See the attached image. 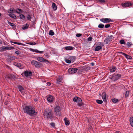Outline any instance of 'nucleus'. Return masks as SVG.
Wrapping results in <instances>:
<instances>
[{
  "mask_svg": "<svg viewBox=\"0 0 133 133\" xmlns=\"http://www.w3.org/2000/svg\"><path fill=\"white\" fill-rule=\"evenodd\" d=\"M24 113H26L31 116H33L37 114L34 107L31 106H26L23 108Z\"/></svg>",
  "mask_w": 133,
  "mask_h": 133,
  "instance_id": "f257e3e1",
  "label": "nucleus"
},
{
  "mask_svg": "<svg viewBox=\"0 0 133 133\" xmlns=\"http://www.w3.org/2000/svg\"><path fill=\"white\" fill-rule=\"evenodd\" d=\"M44 115L45 117L51 119L52 117V112L51 110L45 111Z\"/></svg>",
  "mask_w": 133,
  "mask_h": 133,
  "instance_id": "f03ea898",
  "label": "nucleus"
},
{
  "mask_svg": "<svg viewBox=\"0 0 133 133\" xmlns=\"http://www.w3.org/2000/svg\"><path fill=\"white\" fill-rule=\"evenodd\" d=\"M32 65H34L36 68H39L42 66V64L40 62L34 60L32 61L31 62Z\"/></svg>",
  "mask_w": 133,
  "mask_h": 133,
  "instance_id": "7ed1b4c3",
  "label": "nucleus"
},
{
  "mask_svg": "<svg viewBox=\"0 0 133 133\" xmlns=\"http://www.w3.org/2000/svg\"><path fill=\"white\" fill-rule=\"evenodd\" d=\"M113 38V36L111 35L108 36L104 40V41L106 44H109L112 41Z\"/></svg>",
  "mask_w": 133,
  "mask_h": 133,
  "instance_id": "20e7f679",
  "label": "nucleus"
},
{
  "mask_svg": "<svg viewBox=\"0 0 133 133\" xmlns=\"http://www.w3.org/2000/svg\"><path fill=\"white\" fill-rule=\"evenodd\" d=\"M60 108L58 106L56 107L54 109L55 111L56 112V115L57 116H60L61 115V114L60 111Z\"/></svg>",
  "mask_w": 133,
  "mask_h": 133,
  "instance_id": "39448f33",
  "label": "nucleus"
},
{
  "mask_svg": "<svg viewBox=\"0 0 133 133\" xmlns=\"http://www.w3.org/2000/svg\"><path fill=\"white\" fill-rule=\"evenodd\" d=\"M77 70L76 68H71L68 69V71L69 73L72 74L76 72Z\"/></svg>",
  "mask_w": 133,
  "mask_h": 133,
  "instance_id": "423d86ee",
  "label": "nucleus"
},
{
  "mask_svg": "<svg viewBox=\"0 0 133 133\" xmlns=\"http://www.w3.org/2000/svg\"><path fill=\"white\" fill-rule=\"evenodd\" d=\"M15 48L13 47L9 46H3L1 48V51H4L6 50H11Z\"/></svg>",
  "mask_w": 133,
  "mask_h": 133,
  "instance_id": "0eeeda50",
  "label": "nucleus"
},
{
  "mask_svg": "<svg viewBox=\"0 0 133 133\" xmlns=\"http://www.w3.org/2000/svg\"><path fill=\"white\" fill-rule=\"evenodd\" d=\"M101 21L104 23H109L111 21V19L109 18H102L100 19Z\"/></svg>",
  "mask_w": 133,
  "mask_h": 133,
  "instance_id": "6e6552de",
  "label": "nucleus"
},
{
  "mask_svg": "<svg viewBox=\"0 0 133 133\" xmlns=\"http://www.w3.org/2000/svg\"><path fill=\"white\" fill-rule=\"evenodd\" d=\"M132 5V3L129 2L125 3L124 4H122V5L123 7H128L131 6Z\"/></svg>",
  "mask_w": 133,
  "mask_h": 133,
  "instance_id": "1a4fd4ad",
  "label": "nucleus"
},
{
  "mask_svg": "<svg viewBox=\"0 0 133 133\" xmlns=\"http://www.w3.org/2000/svg\"><path fill=\"white\" fill-rule=\"evenodd\" d=\"M37 59L39 61L41 62H49V61L45 59L44 58L42 57H38L37 58Z\"/></svg>",
  "mask_w": 133,
  "mask_h": 133,
  "instance_id": "9d476101",
  "label": "nucleus"
},
{
  "mask_svg": "<svg viewBox=\"0 0 133 133\" xmlns=\"http://www.w3.org/2000/svg\"><path fill=\"white\" fill-rule=\"evenodd\" d=\"M121 75L119 74H117V75H115L112 77V78L115 81L118 80L121 77Z\"/></svg>",
  "mask_w": 133,
  "mask_h": 133,
  "instance_id": "9b49d317",
  "label": "nucleus"
},
{
  "mask_svg": "<svg viewBox=\"0 0 133 133\" xmlns=\"http://www.w3.org/2000/svg\"><path fill=\"white\" fill-rule=\"evenodd\" d=\"M47 99L48 101L50 103L52 102L54 100L53 96L51 95L49 96L47 98Z\"/></svg>",
  "mask_w": 133,
  "mask_h": 133,
  "instance_id": "f8f14e48",
  "label": "nucleus"
},
{
  "mask_svg": "<svg viewBox=\"0 0 133 133\" xmlns=\"http://www.w3.org/2000/svg\"><path fill=\"white\" fill-rule=\"evenodd\" d=\"M25 75L26 77L31 76L32 75V72L31 71H25L24 72Z\"/></svg>",
  "mask_w": 133,
  "mask_h": 133,
  "instance_id": "ddd939ff",
  "label": "nucleus"
},
{
  "mask_svg": "<svg viewBox=\"0 0 133 133\" xmlns=\"http://www.w3.org/2000/svg\"><path fill=\"white\" fill-rule=\"evenodd\" d=\"M63 80V78L62 77H58L57 79V83L58 84H61V83Z\"/></svg>",
  "mask_w": 133,
  "mask_h": 133,
  "instance_id": "4468645a",
  "label": "nucleus"
},
{
  "mask_svg": "<svg viewBox=\"0 0 133 133\" xmlns=\"http://www.w3.org/2000/svg\"><path fill=\"white\" fill-rule=\"evenodd\" d=\"M102 97L103 101L105 102L106 101V94L104 92H103L102 95Z\"/></svg>",
  "mask_w": 133,
  "mask_h": 133,
  "instance_id": "2eb2a0df",
  "label": "nucleus"
},
{
  "mask_svg": "<svg viewBox=\"0 0 133 133\" xmlns=\"http://www.w3.org/2000/svg\"><path fill=\"white\" fill-rule=\"evenodd\" d=\"M52 7L53 10L54 11H56L57 9V7L56 4L54 3H52Z\"/></svg>",
  "mask_w": 133,
  "mask_h": 133,
  "instance_id": "dca6fc26",
  "label": "nucleus"
},
{
  "mask_svg": "<svg viewBox=\"0 0 133 133\" xmlns=\"http://www.w3.org/2000/svg\"><path fill=\"white\" fill-rule=\"evenodd\" d=\"M121 54H122L123 55H124L127 58L129 59H131L132 58V57L131 56L128 55L124 53L123 52H121Z\"/></svg>",
  "mask_w": 133,
  "mask_h": 133,
  "instance_id": "f3484780",
  "label": "nucleus"
},
{
  "mask_svg": "<svg viewBox=\"0 0 133 133\" xmlns=\"http://www.w3.org/2000/svg\"><path fill=\"white\" fill-rule=\"evenodd\" d=\"M18 88L19 91L22 93H23L24 92V89L23 87L20 85H19L18 87Z\"/></svg>",
  "mask_w": 133,
  "mask_h": 133,
  "instance_id": "a211bd4d",
  "label": "nucleus"
},
{
  "mask_svg": "<svg viewBox=\"0 0 133 133\" xmlns=\"http://www.w3.org/2000/svg\"><path fill=\"white\" fill-rule=\"evenodd\" d=\"M64 120L65 121V124L66 125H68L70 124V122L68 120L67 118L65 117L64 118Z\"/></svg>",
  "mask_w": 133,
  "mask_h": 133,
  "instance_id": "6ab92c4d",
  "label": "nucleus"
},
{
  "mask_svg": "<svg viewBox=\"0 0 133 133\" xmlns=\"http://www.w3.org/2000/svg\"><path fill=\"white\" fill-rule=\"evenodd\" d=\"M74 48L72 46H68L65 47V49L66 50H73Z\"/></svg>",
  "mask_w": 133,
  "mask_h": 133,
  "instance_id": "aec40b11",
  "label": "nucleus"
},
{
  "mask_svg": "<svg viewBox=\"0 0 133 133\" xmlns=\"http://www.w3.org/2000/svg\"><path fill=\"white\" fill-rule=\"evenodd\" d=\"M130 122L131 126L133 127V117H130Z\"/></svg>",
  "mask_w": 133,
  "mask_h": 133,
  "instance_id": "412c9836",
  "label": "nucleus"
},
{
  "mask_svg": "<svg viewBox=\"0 0 133 133\" xmlns=\"http://www.w3.org/2000/svg\"><path fill=\"white\" fill-rule=\"evenodd\" d=\"M29 26V25L28 24L23 25L22 27V29L24 30L28 28Z\"/></svg>",
  "mask_w": 133,
  "mask_h": 133,
  "instance_id": "4be33fe9",
  "label": "nucleus"
},
{
  "mask_svg": "<svg viewBox=\"0 0 133 133\" xmlns=\"http://www.w3.org/2000/svg\"><path fill=\"white\" fill-rule=\"evenodd\" d=\"M102 49V47L101 46H97L95 48V50L96 51H98Z\"/></svg>",
  "mask_w": 133,
  "mask_h": 133,
  "instance_id": "5701e85b",
  "label": "nucleus"
},
{
  "mask_svg": "<svg viewBox=\"0 0 133 133\" xmlns=\"http://www.w3.org/2000/svg\"><path fill=\"white\" fill-rule=\"evenodd\" d=\"M15 10L14 9L10 8L9 10L8 11V12L10 14H11L14 12Z\"/></svg>",
  "mask_w": 133,
  "mask_h": 133,
  "instance_id": "b1692460",
  "label": "nucleus"
},
{
  "mask_svg": "<svg viewBox=\"0 0 133 133\" xmlns=\"http://www.w3.org/2000/svg\"><path fill=\"white\" fill-rule=\"evenodd\" d=\"M16 12L18 14H20L22 12V10L20 9H17L16 10Z\"/></svg>",
  "mask_w": 133,
  "mask_h": 133,
  "instance_id": "393cba45",
  "label": "nucleus"
},
{
  "mask_svg": "<svg viewBox=\"0 0 133 133\" xmlns=\"http://www.w3.org/2000/svg\"><path fill=\"white\" fill-rule=\"evenodd\" d=\"M75 57L74 56H70L69 57V59L72 61H73L75 60Z\"/></svg>",
  "mask_w": 133,
  "mask_h": 133,
  "instance_id": "a878e982",
  "label": "nucleus"
},
{
  "mask_svg": "<svg viewBox=\"0 0 133 133\" xmlns=\"http://www.w3.org/2000/svg\"><path fill=\"white\" fill-rule=\"evenodd\" d=\"M9 15L11 17L14 18V19L16 18V16L14 14H9Z\"/></svg>",
  "mask_w": 133,
  "mask_h": 133,
  "instance_id": "bb28decb",
  "label": "nucleus"
},
{
  "mask_svg": "<svg viewBox=\"0 0 133 133\" xmlns=\"http://www.w3.org/2000/svg\"><path fill=\"white\" fill-rule=\"evenodd\" d=\"M49 35L53 36L54 35V33L52 30H50L49 32Z\"/></svg>",
  "mask_w": 133,
  "mask_h": 133,
  "instance_id": "cd10ccee",
  "label": "nucleus"
},
{
  "mask_svg": "<svg viewBox=\"0 0 133 133\" xmlns=\"http://www.w3.org/2000/svg\"><path fill=\"white\" fill-rule=\"evenodd\" d=\"M116 69V68L115 67H114L110 69V71L111 72H113L115 71Z\"/></svg>",
  "mask_w": 133,
  "mask_h": 133,
  "instance_id": "c85d7f7f",
  "label": "nucleus"
},
{
  "mask_svg": "<svg viewBox=\"0 0 133 133\" xmlns=\"http://www.w3.org/2000/svg\"><path fill=\"white\" fill-rule=\"evenodd\" d=\"M96 102L99 104H101L103 103V101L102 100L97 99L96 100Z\"/></svg>",
  "mask_w": 133,
  "mask_h": 133,
  "instance_id": "c756f323",
  "label": "nucleus"
},
{
  "mask_svg": "<svg viewBox=\"0 0 133 133\" xmlns=\"http://www.w3.org/2000/svg\"><path fill=\"white\" fill-rule=\"evenodd\" d=\"M28 44L31 45H35L36 44V43L34 42H31Z\"/></svg>",
  "mask_w": 133,
  "mask_h": 133,
  "instance_id": "7c9ffc66",
  "label": "nucleus"
},
{
  "mask_svg": "<svg viewBox=\"0 0 133 133\" xmlns=\"http://www.w3.org/2000/svg\"><path fill=\"white\" fill-rule=\"evenodd\" d=\"M104 26V25L102 24H100L99 25L98 27L100 28H103Z\"/></svg>",
  "mask_w": 133,
  "mask_h": 133,
  "instance_id": "2f4dec72",
  "label": "nucleus"
},
{
  "mask_svg": "<svg viewBox=\"0 0 133 133\" xmlns=\"http://www.w3.org/2000/svg\"><path fill=\"white\" fill-rule=\"evenodd\" d=\"M8 23L10 25H11L13 28L15 27V25L14 23H12L11 22H8Z\"/></svg>",
  "mask_w": 133,
  "mask_h": 133,
  "instance_id": "473e14b6",
  "label": "nucleus"
},
{
  "mask_svg": "<svg viewBox=\"0 0 133 133\" xmlns=\"http://www.w3.org/2000/svg\"><path fill=\"white\" fill-rule=\"evenodd\" d=\"M19 17L21 19H25V16L22 14H20L19 15Z\"/></svg>",
  "mask_w": 133,
  "mask_h": 133,
  "instance_id": "72a5a7b5",
  "label": "nucleus"
},
{
  "mask_svg": "<svg viewBox=\"0 0 133 133\" xmlns=\"http://www.w3.org/2000/svg\"><path fill=\"white\" fill-rule=\"evenodd\" d=\"M112 102L115 103H116L118 102V100L117 99H112Z\"/></svg>",
  "mask_w": 133,
  "mask_h": 133,
  "instance_id": "f704fd0d",
  "label": "nucleus"
},
{
  "mask_svg": "<svg viewBox=\"0 0 133 133\" xmlns=\"http://www.w3.org/2000/svg\"><path fill=\"white\" fill-rule=\"evenodd\" d=\"M119 43L121 44H125V43L124 40H121L119 41Z\"/></svg>",
  "mask_w": 133,
  "mask_h": 133,
  "instance_id": "c9c22d12",
  "label": "nucleus"
},
{
  "mask_svg": "<svg viewBox=\"0 0 133 133\" xmlns=\"http://www.w3.org/2000/svg\"><path fill=\"white\" fill-rule=\"evenodd\" d=\"M65 61L68 63H71V61L68 59H65Z\"/></svg>",
  "mask_w": 133,
  "mask_h": 133,
  "instance_id": "e433bc0d",
  "label": "nucleus"
},
{
  "mask_svg": "<svg viewBox=\"0 0 133 133\" xmlns=\"http://www.w3.org/2000/svg\"><path fill=\"white\" fill-rule=\"evenodd\" d=\"M78 99L77 100V101L76 102H77L78 103H80L82 102V100L79 98L78 97Z\"/></svg>",
  "mask_w": 133,
  "mask_h": 133,
  "instance_id": "4c0bfd02",
  "label": "nucleus"
},
{
  "mask_svg": "<svg viewBox=\"0 0 133 133\" xmlns=\"http://www.w3.org/2000/svg\"><path fill=\"white\" fill-rule=\"evenodd\" d=\"M78 97H75L73 99V101L74 102H76L77 101L78 99Z\"/></svg>",
  "mask_w": 133,
  "mask_h": 133,
  "instance_id": "58836bf2",
  "label": "nucleus"
},
{
  "mask_svg": "<svg viewBox=\"0 0 133 133\" xmlns=\"http://www.w3.org/2000/svg\"><path fill=\"white\" fill-rule=\"evenodd\" d=\"M98 45L99 46H101L102 47L104 45L103 43L100 42L98 43Z\"/></svg>",
  "mask_w": 133,
  "mask_h": 133,
  "instance_id": "ea45409f",
  "label": "nucleus"
},
{
  "mask_svg": "<svg viewBox=\"0 0 133 133\" xmlns=\"http://www.w3.org/2000/svg\"><path fill=\"white\" fill-rule=\"evenodd\" d=\"M12 79H14L16 78V77L13 75H11L10 77Z\"/></svg>",
  "mask_w": 133,
  "mask_h": 133,
  "instance_id": "a19ab883",
  "label": "nucleus"
},
{
  "mask_svg": "<svg viewBox=\"0 0 133 133\" xmlns=\"http://www.w3.org/2000/svg\"><path fill=\"white\" fill-rule=\"evenodd\" d=\"M129 92L128 91H127L126 92L125 96L127 97L129 96Z\"/></svg>",
  "mask_w": 133,
  "mask_h": 133,
  "instance_id": "79ce46f5",
  "label": "nucleus"
},
{
  "mask_svg": "<svg viewBox=\"0 0 133 133\" xmlns=\"http://www.w3.org/2000/svg\"><path fill=\"white\" fill-rule=\"evenodd\" d=\"M27 18L28 20H30L31 18V17L29 15H28L27 16Z\"/></svg>",
  "mask_w": 133,
  "mask_h": 133,
  "instance_id": "37998d69",
  "label": "nucleus"
},
{
  "mask_svg": "<svg viewBox=\"0 0 133 133\" xmlns=\"http://www.w3.org/2000/svg\"><path fill=\"white\" fill-rule=\"evenodd\" d=\"M126 45L127 46L130 47L131 46V44L130 42H128Z\"/></svg>",
  "mask_w": 133,
  "mask_h": 133,
  "instance_id": "c03bdc74",
  "label": "nucleus"
},
{
  "mask_svg": "<svg viewBox=\"0 0 133 133\" xmlns=\"http://www.w3.org/2000/svg\"><path fill=\"white\" fill-rule=\"evenodd\" d=\"M79 106H81L83 105V103L81 102L78 103L77 104Z\"/></svg>",
  "mask_w": 133,
  "mask_h": 133,
  "instance_id": "a18cd8bd",
  "label": "nucleus"
},
{
  "mask_svg": "<svg viewBox=\"0 0 133 133\" xmlns=\"http://www.w3.org/2000/svg\"><path fill=\"white\" fill-rule=\"evenodd\" d=\"M16 54L17 55H20L21 54V52L19 51H16L15 52Z\"/></svg>",
  "mask_w": 133,
  "mask_h": 133,
  "instance_id": "49530a36",
  "label": "nucleus"
},
{
  "mask_svg": "<svg viewBox=\"0 0 133 133\" xmlns=\"http://www.w3.org/2000/svg\"><path fill=\"white\" fill-rule=\"evenodd\" d=\"M110 26V25L109 24H106L105 25V27L106 28H108Z\"/></svg>",
  "mask_w": 133,
  "mask_h": 133,
  "instance_id": "de8ad7c7",
  "label": "nucleus"
},
{
  "mask_svg": "<svg viewBox=\"0 0 133 133\" xmlns=\"http://www.w3.org/2000/svg\"><path fill=\"white\" fill-rule=\"evenodd\" d=\"M92 38L91 37H90L88 38V40L89 41H91V40L92 39Z\"/></svg>",
  "mask_w": 133,
  "mask_h": 133,
  "instance_id": "09e8293b",
  "label": "nucleus"
},
{
  "mask_svg": "<svg viewBox=\"0 0 133 133\" xmlns=\"http://www.w3.org/2000/svg\"><path fill=\"white\" fill-rule=\"evenodd\" d=\"M50 125L53 127H54L55 126V124L54 123H51L50 124Z\"/></svg>",
  "mask_w": 133,
  "mask_h": 133,
  "instance_id": "8fccbe9b",
  "label": "nucleus"
},
{
  "mask_svg": "<svg viewBox=\"0 0 133 133\" xmlns=\"http://www.w3.org/2000/svg\"><path fill=\"white\" fill-rule=\"evenodd\" d=\"M98 1L101 3H104L105 2L104 0H98Z\"/></svg>",
  "mask_w": 133,
  "mask_h": 133,
  "instance_id": "3c124183",
  "label": "nucleus"
},
{
  "mask_svg": "<svg viewBox=\"0 0 133 133\" xmlns=\"http://www.w3.org/2000/svg\"><path fill=\"white\" fill-rule=\"evenodd\" d=\"M82 35L81 34H79L76 35V36L78 37H79L81 36Z\"/></svg>",
  "mask_w": 133,
  "mask_h": 133,
  "instance_id": "603ef678",
  "label": "nucleus"
},
{
  "mask_svg": "<svg viewBox=\"0 0 133 133\" xmlns=\"http://www.w3.org/2000/svg\"><path fill=\"white\" fill-rule=\"evenodd\" d=\"M16 44L18 45H23V44L22 43H19V42H17Z\"/></svg>",
  "mask_w": 133,
  "mask_h": 133,
  "instance_id": "864d4df0",
  "label": "nucleus"
},
{
  "mask_svg": "<svg viewBox=\"0 0 133 133\" xmlns=\"http://www.w3.org/2000/svg\"><path fill=\"white\" fill-rule=\"evenodd\" d=\"M20 65H21L19 63H17V64L16 65V66H17L18 67H19L20 66Z\"/></svg>",
  "mask_w": 133,
  "mask_h": 133,
  "instance_id": "5fc2aeb1",
  "label": "nucleus"
},
{
  "mask_svg": "<svg viewBox=\"0 0 133 133\" xmlns=\"http://www.w3.org/2000/svg\"><path fill=\"white\" fill-rule=\"evenodd\" d=\"M47 84L48 85H50L51 84V83L49 82H48L47 83Z\"/></svg>",
  "mask_w": 133,
  "mask_h": 133,
  "instance_id": "6e6d98bb",
  "label": "nucleus"
},
{
  "mask_svg": "<svg viewBox=\"0 0 133 133\" xmlns=\"http://www.w3.org/2000/svg\"><path fill=\"white\" fill-rule=\"evenodd\" d=\"M38 50H37L36 49L35 50H34V52H35L37 53H38Z\"/></svg>",
  "mask_w": 133,
  "mask_h": 133,
  "instance_id": "4d7b16f0",
  "label": "nucleus"
},
{
  "mask_svg": "<svg viewBox=\"0 0 133 133\" xmlns=\"http://www.w3.org/2000/svg\"><path fill=\"white\" fill-rule=\"evenodd\" d=\"M43 52V51H38V52L39 53H41Z\"/></svg>",
  "mask_w": 133,
  "mask_h": 133,
  "instance_id": "13d9d810",
  "label": "nucleus"
},
{
  "mask_svg": "<svg viewBox=\"0 0 133 133\" xmlns=\"http://www.w3.org/2000/svg\"><path fill=\"white\" fill-rule=\"evenodd\" d=\"M91 65L92 66H93L94 65V64L93 63H91Z\"/></svg>",
  "mask_w": 133,
  "mask_h": 133,
  "instance_id": "bf43d9fd",
  "label": "nucleus"
},
{
  "mask_svg": "<svg viewBox=\"0 0 133 133\" xmlns=\"http://www.w3.org/2000/svg\"><path fill=\"white\" fill-rule=\"evenodd\" d=\"M12 42L13 43H14V44H17V42Z\"/></svg>",
  "mask_w": 133,
  "mask_h": 133,
  "instance_id": "052dcab7",
  "label": "nucleus"
},
{
  "mask_svg": "<svg viewBox=\"0 0 133 133\" xmlns=\"http://www.w3.org/2000/svg\"><path fill=\"white\" fill-rule=\"evenodd\" d=\"M114 133H121V132L120 131H116Z\"/></svg>",
  "mask_w": 133,
  "mask_h": 133,
  "instance_id": "680f3d73",
  "label": "nucleus"
},
{
  "mask_svg": "<svg viewBox=\"0 0 133 133\" xmlns=\"http://www.w3.org/2000/svg\"><path fill=\"white\" fill-rule=\"evenodd\" d=\"M31 50L32 51H33V52H34V50H34V49H31Z\"/></svg>",
  "mask_w": 133,
  "mask_h": 133,
  "instance_id": "e2e57ef3",
  "label": "nucleus"
},
{
  "mask_svg": "<svg viewBox=\"0 0 133 133\" xmlns=\"http://www.w3.org/2000/svg\"><path fill=\"white\" fill-rule=\"evenodd\" d=\"M2 42L1 40L0 39V43H2Z\"/></svg>",
  "mask_w": 133,
  "mask_h": 133,
  "instance_id": "0e129e2a",
  "label": "nucleus"
},
{
  "mask_svg": "<svg viewBox=\"0 0 133 133\" xmlns=\"http://www.w3.org/2000/svg\"><path fill=\"white\" fill-rule=\"evenodd\" d=\"M34 101H37V100L36 99H34Z\"/></svg>",
  "mask_w": 133,
  "mask_h": 133,
  "instance_id": "69168bd1",
  "label": "nucleus"
},
{
  "mask_svg": "<svg viewBox=\"0 0 133 133\" xmlns=\"http://www.w3.org/2000/svg\"><path fill=\"white\" fill-rule=\"evenodd\" d=\"M1 13H0V16H1Z\"/></svg>",
  "mask_w": 133,
  "mask_h": 133,
  "instance_id": "338daca9",
  "label": "nucleus"
}]
</instances>
